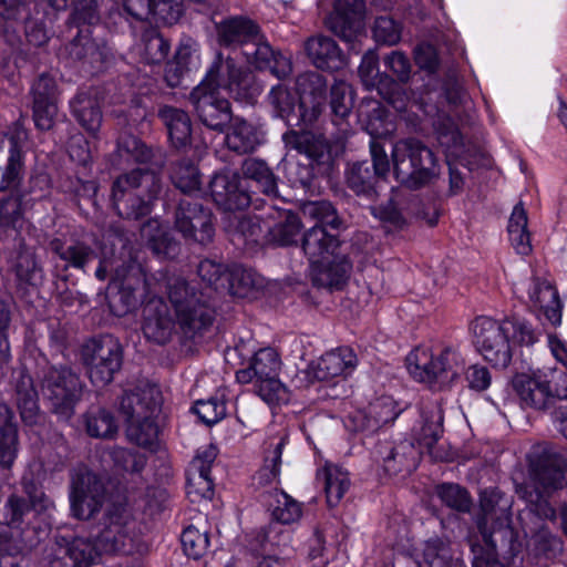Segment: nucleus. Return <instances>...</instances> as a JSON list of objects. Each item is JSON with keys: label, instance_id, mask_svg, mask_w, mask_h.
Listing matches in <instances>:
<instances>
[{"label": "nucleus", "instance_id": "1", "mask_svg": "<svg viewBox=\"0 0 567 567\" xmlns=\"http://www.w3.org/2000/svg\"><path fill=\"white\" fill-rule=\"evenodd\" d=\"M218 89L226 90L235 100L250 101L257 92L254 75L238 65L233 56L217 53L206 78L190 93V101L199 120L207 127L223 132L234 118L228 100L219 96Z\"/></svg>", "mask_w": 567, "mask_h": 567}, {"label": "nucleus", "instance_id": "2", "mask_svg": "<svg viewBox=\"0 0 567 567\" xmlns=\"http://www.w3.org/2000/svg\"><path fill=\"white\" fill-rule=\"evenodd\" d=\"M297 89L299 96L285 85L274 86L268 94L269 104L288 125L311 124L324 109L326 80L316 72L303 73L297 79Z\"/></svg>", "mask_w": 567, "mask_h": 567}, {"label": "nucleus", "instance_id": "3", "mask_svg": "<svg viewBox=\"0 0 567 567\" xmlns=\"http://www.w3.org/2000/svg\"><path fill=\"white\" fill-rule=\"evenodd\" d=\"M163 163H151L123 173L112 185V202L118 216L137 219L151 213L163 192Z\"/></svg>", "mask_w": 567, "mask_h": 567}, {"label": "nucleus", "instance_id": "4", "mask_svg": "<svg viewBox=\"0 0 567 567\" xmlns=\"http://www.w3.org/2000/svg\"><path fill=\"white\" fill-rule=\"evenodd\" d=\"M528 462L529 480L517 486L516 491L532 511L544 518L551 519L555 517V511L547 499L554 491L563 487L566 463L561 456L547 451L530 453Z\"/></svg>", "mask_w": 567, "mask_h": 567}, {"label": "nucleus", "instance_id": "5", "mask_svg": "<svg viewBox=\"0 0 567 567\" xmlns=\"http://www.w3.org/2000/svg\"><path fill=\"white\" fill-rule=\"evenodd\" d=\"M391 162L394 177L408 188H420L439 175L434 153L414 137L402 138L393 144Z\"/></svg>", "mask_w": 567, "mask_h": 567}, {"label": "nucleus", "instance_id": "6", "mask_svg": "<svg viewBox=\"0 0 567 567\" xmlns=\"http://www.w3.org/2000/svg\"><path fill=\"white\" fill-rule=\"evenodd\" d=\"M464 364V358L454 347H445L437 353L429 347H417L406 357L409 373L431 386L450 385L460 377Z\"/></svg>", "mask_w": 567, "mask_h": 567}, {"label": "nucleus", "instance_id": "7", "mask_svg": "<svg viewBox=\"0 0 567 567\" xmlns=\"http://www.w3.org/2000/svg\"><path fill=\"white\" fill-rule=\"evenodd\" d=\"M97 0H76L72 13V23L79 29L78 34L66 47L71 59L101 70L110 59L109 48L92 37V27L100 20Z\"/></svg>", "mask_w": 567, "mask_h": 567}, {"label": "nucleus", "instance_id": "8", "mask_svg": "<svg viewBox=\"0 0 567 567\" xmlns=\"http://www.w3.org/2000/svg\"><path fill=\"white\" fill-rule=\"evenodd\" d=\"M280 359L272 348L258 350L248 368L237 371L239 383H254L257 394L267 403L288 401L286 386L278 379Z\"/></svg>", "mask_w": 567, "mask_h": 567}, {"label": "nucleus", "instance_id": "9", "mask_svg": "<svg viewBox=\"0 0 567 567\" xmlns=\"http://www.w3.org/2000/svg\"><path fill=\"white\" fill-rule=\"evenodd\" d=\"M107 497L103 478L85 466L74 468L70 474L69 503L71 516L79 520L95 518Z\"/></svg>", "mask_w": 567, "mask_h": 567}, {"label": "nucleus", "instance_id": "10", "mask_svg": "<svg viewBox=\"0 0 567 567\" xmlns=\"http://www.w3.org/2000/svg\"><path fill=\"white\" fill-rule=\"evenodd\" d=\"M367 130L371 135L370 154L372 168L368 162L353 163L346 172V181L348 187L357 195L370 196L374 193L378 181L386 178L391 165L384 146L379 142V138L385 136L389 130L374 127L372 123L368 125Z\"/></svg>", "mask_w": 567, "mask_h": 567}, {"label": "nucleus", "instance_id": "11", "mask_svg": "<svg viewBox=\"0 0 567 567\" xmlns=\"http://www.w3.org/2000/svg\"><path fill=\"white\" fill-rule=\"evenodd\" d=\"M168 298L175 309L176 321L186 334H194L212 323L209 308L197 297L195 288L182 277L167 280Z\"/></svg>", "mask_w": 567, "mask_h": 567}, {"label": "nucleus", "instance_id": "12", "mask_svg": "<svg viewBox=\"0 0 567 567\" xmlns=\"http://www.w3.org/2000/svg\"><path fill=\"white\" fill-rule=\"evenodd\" d=\"M41 389L54 413L70 419L82 398L84 384L70 367H50L43 374Z\"/></svg>", "mask_w": 567, "mask_h": 567}, {"label": "nucleus", "instance_id": "13", "mask_svg": "<svg viewBox=\"0 0 567 567\" xmlns=\"http://www.w3.org/2000/svg\"><path fill=\"white\" fill-rule=\"evenodd\" d=\"M122 347L117 340L106 336L91 339L81 348V361L91 382L96 386L109 384L122 365Z\"/></svg>", "mask_w": 567, "mask_h": 567}, {"label": "nucleus", "instance_id": "14", "mask_svg": "<svg viewBox=\"0 0 567 567\" xmlns=\"http://www.w3.org/2000/svg\"><path fill=\"white\" fill-rule=\"evenodd\" d=\"M506 327L504 321L485 316L475 318L471 324L476 350L485 361L496 368H506L513 355Z\"/></svg>", "mask_w": 567, "mask_h": 567}, {"label": "nucleus", "instance_id": "15", "mask_svg": "<svg viewBox=\"0 0 567 567\" xmlns=\"http://www.w3.org/2000/svg\"><path fill=\"white\" fill-rule=\"evenodd\" d=\"M364 10L363 0H337L326 20L327 27L344 42L351 43L357 52L360 49L357 43L364 30Z\"/></svg>", "mask_w": 567, "mask_h": 567}, {"label": "nucleus", "instance_id": "16", "mask_svg": "<svg viewBox=\"0 0 567 567\" xmlns=\"http://www.w3.org/2000/svg\"><path fill=\"white\" fill-rule=\"evenodd\" d=\"M212 217V212L199 203L182 200L176 212L175 225L185 238L204 245L212 241L214 236Z\"/></svg>", "mask_w": 567, "mask_h": 567}, {"label": "nucleus", "instance_id": "17", "mask_svg": "<svg viewBox=\"0 0 567 567\" xmlns=\"http://www.w3.org/2000/svg\"><path fill=\"white\" fill-rule=\"evenodd\" d=\"M482 516L476 525L486 544L494 546L493 533L509 522L511 503L497 488H486L480 494Z\"/></svg>", "mask_w": 567, "mask_h": 567}, {"label": "nucleus", "instance_id": "18", "mask_svg": "<svg viewBox=\"0 0 567 567\" xmlns=\"http://www.w3.org/2000/svg\"><path fill=\"white\" fill-rule=\"evenodd\" d=\"M217 450L214 445L202 446L189 464L187 471V494L193 502L200 498L210 499L214 494V483L210 468L216 460Z\"/></svg>", "mask_w": 567, "mask_h": 567}, {"label": "nucleus", "instance_id": "19", "mask_svg": "<svg viewBox=\"0 0 567 567\" xmlns=\"http://www.w3.org/2000/svg\"><path fill=\"white\" fill-rule=\"evenodd\" d=\"M161 403L159 389L154 384L142 383L123 394L120 411L128 423L140 417H156Z\"/></svg>", "mask_w": 567, "mask_h": 567}, {"label": "nucleus", "instance_id": "20", "mask_svg": "<svg viewBox=\"0 0 567 567\" xmlns=\"http://www.w3.org/2000/svg\"><path fill=\"white\" fill-rule=\"evenodd\" d=\"M545 368L532 374L520 373L513 378L512 385L520 402L536 410L546 409L551 399V385L548 384Z\"/></svg>", "mask_w": 567, "mask_h": 567}, {"label": "nucleus", "instance_id": "21", "mask_svg": "<svg viewBox=\"0 0 567 567\" xmlns=\"http://www.w3.org/2000/svg\"><path fill=\"white\" fill-rule=\"evenodd\" d=\"M33 117L37 127L42 131L50 130L58 114V91L54 79L50 75H40L32 85Z\"/></svg>", "mask_w": 567, "mask_h": 567}, {"label": "nucleus", "instance_id": "22", "mask_svg": "<svg viewBox=\"0 0 567 567\" xmlns=\"http://www.w3.org/2000/svg\"><path fill=\"white\" fill-rule=\"evenodd\" d=\"M143 333L156 343L164 344L173 336L175 320L171 316L169 308L161 298H153L143 309Z\"/></svg>", "mask_w": 567, "mask_h": 567}, {"label": "nucleus", "instance_id": "23", "mask_svg": "<svg viewBox=\"0 0 567 567\" xmlns=\"http://www.w3.org/2000/svg\"><path fill=\"white\" fill-rule=\"evenodd\" d=\"M248 63L259 70H269L279 79L286 78L291 73V62L288 58L277 53L257 33L256 39L248 42L241 53Z\"/></svg>", "mask_w": 567, "mask_h": 567}, {"label": "nucleus", "instance_id": "24", "mask_svg": "<svg viewBox=\"0 0 567 567\" xmlns=\"http://www.w3.org/2000/svg\"><path fill=\"white\" fill-rule=\"evenodd\" d=\"M358 364L354 351L349 347H340L322 354L312 363L313 375L318 380H329L337 377L347 378Z\"/></svg>", "mask_w": 567, "mask_h": 567}, {"label": "nucleus", "instance_id": "25", "mask_svg": "<svg viewBox=\"0 0 567 567\" xmlns=\"http://www.w3.org/2000/svg\"><path fill=\"white\" fill-rule=\"evenodd\" d=\"M351 269L352 265L347 256L337 254L324 261L311 265V279L317 287L342 289Z\"/></svg>", "mask_w": 567, "mask_h": 567}, {"label": "nucleus", "instance_id": "26", "mask_svg": "<svg viewBox=\"0 0 567 567\" xmlns=\"http://www.w3.org/2000/svg\"><path fill=\"white\" fill-rule=\"evenodd\" d=\"M528 303L553 324L561 322V303L555 287L547 280L534 278L528 289Z\"/></svg>", "mask_w": 567, "mask_h": 567}, {"label": "nucleus", "instance_id": "27", "mask_svg": "<svg viewBox=\"0 0 567 567\" xmlns=\"http://www.w3.org/2000/svg\"><path fill=\"white\" fill-rule=\"evenodd\" d=\"M305 50L312 64L318 69L332 72L346 64L341 50L331 38L311 37L305 42Z\"/></svg>", "mask_w": 567, "mask_h": 567}, {"label": "nucleus", "instance_id": "28", "mask_svg": "<svg viewBox=\"0 0 567 567\" xmlns=\"http://www.w3.org/2000/svg\"><path fill=\"white\" fill-rule=\"evenodd\" d=\"M267 221L265 225L266 235L269 236L270 240L281 246L296 243L300 230V221L293 213L270 205Z\"/></svg>", "mask_w": 567, "mask_h": 567}, {"label": "nucleus", "instance_id": "29", "mask_svg": "<svg viewBox=\"0 0 567 567\" xmlns=\"http://www.w3.org/2000/svg\"><path fill=\"white\" fill-rule=\"evenodd\" d=\"M217 39L219 44L239 48L240 53L248 42L256 39L259 28L251 20L244 17L226 19L217 24Z\"/></svg>", "mask_w": 567, "mask_h": 567}, {"label": "nucleus", "instance_id": "30", "mask_svg": "<svg viewBox=\"0 0 567 567\" xmlns=\"http://www.w3.org/2000/svg\"><path fill=\"white\" fill-rule=\"evenodd\" d=\"M225 141L230 151L247 154L254 152L262 143L264 134L256 125L241 117H234Z\"/></svg>", "mask_w": 567, "mask_h": 567}, {"label": "nucleus", "instance_id": "31", "mask_svg": "<svg viewBox=\"0 0 567 567\" xmlns=\"http://www.w3.org/2000/svg\"><path fill=\"white\" fill-rule=\"evenodd\" d=\"M339 240L330 235L324 227L315 225L302 237V249L311 265L329 259L337 255Z\"/></svg>", "mask_w": 567, "mask_h": 567}, {"label": "nucleus", "instance_id": "32", "mask_svg": "<svg viewBox=\"0 0 567 567\" xmlns=\"http://www.w3.org/2000/svg\"><path fill=\"white\" fill-rule=\"evenodd\" d=\"M48 499L44 494L34 495L29 499L12 495L0 509V523L12 528H19L31 509H43Z\"/></svg>", "mask_w": 567, "mask_h": 567}, {"label": "nucleus", "instance_id": "33", "mask_svg": "<svg viewBox=\"0 0 567 567\" xmlns=\"http://www.w3.org/2000/svg\"><path fill=\"white\" fill-rule=\"evenodd\" d=\"M131 519L130 509L125 504L114 503L106 511V528L100 542L111 543L104 547L105 551L118 550L123 545L124 528Z\"/></svg>", "mask_w": 567, "mask_h": 567}, {"label": "nucleus", "instance_id": "34", "mask_svg": "<svg viewBox=\"0 0 567 567\" xmlns=\"http://www.w3.org/2000/svg\"><path fill=\"white\" fill-rule=\"evenodd\" d=\"M317 477L323 482L329 506L338 505L351 485L348 471L331 463H326L318 471Z\"/></svg>", "mask_w": 567, "mask_h": 567}, {"label": "nucleus", "instance_id": "35", "mask_svg": "<svg viewBox=\"0 0 567 567\" xmlns=\"http://www.w3.org/2000/svg\"><path fill=\"white\" fill-rule=\"evenodd\" d=\"M167 127L169 138L175 147L186 146L192 136V123L188 114L174 106L165 105L158 113Z\"/></svg>", "mask_w": 567, "mask_h": 567}, {"label": "nucleus", "instance_id": "36", "mask_svg": "<svg viewBox=\"0 0 567 567\" xmlns=\"http://www.w3.org/2000/svg\"><path fill=\"white\" fill-rule=\"evenodd\" d=\"M416 467V450L412 442L401 441L391 446L383 457V471L390 475L410 473Z\"/></svg>", "mask_w": 567, "mask_h": 567}, {"label": "nucleus", "instance_id": "37", "mask_svg": "<svg viewBox=\"0 0 567 567\" xmlns=\"http://www.w3.org/2000/svg\"><path fill=\"white\" fill-rule=\"evenodd\" d=\"M234 173L223 172L215 174L209 183L210 195L214 202L225 210H239L251 203L250 195H239L237 198L227 197L228 187H234Z\"/></svg>", "mask_w": 567, "mask_h": 567}, {"label": "nucleus", "instance_id": "38", "mask_svg": "<svg viewBox=\"0 0 567 567\" xmlns=\"http://www.w3.org/2000/svg\"><path fill=\"white\" fill-rule=\"evenodd\" d=\"M286 437L279 436L269 442L265 452L264 464L254 476V484L258 487L269 486L279 480L282 449Z\"/></svg>", "mask_w": 567, "mask_h": 567}, {"label": "nucleus", "instance_id": "39", "mask_svg": "<svg viewBox=\"0 0 567 567\" xmlns=\"http://www.w3.org/2000/svg\"><path fill=\"white\" fill-rule=\"evenodd\" d=\"M141 236L157 256L171 258L177 251L176 241L157 219L146 221L141 228Z\"/></svg>", "mask_w": 567, "mask_h": 567}, {"label": "nucleus", "instance_id": "40", "mask_svg": "<svg viewBox=\"0 0 567 567\" xmlns=\"http://www.w3.org/2000/svg\"><path fill=\"white\" fill-rule=\"evenodd\" d=\"M282 140L287 147L306 154L311 158H321L328 151L324 137L311 131H289L284 134Z\"/></svg>", "mask_w": 567, "mask_h": 567}, {"label": "nucleus", "instance_id": "41", "mask_svg": "<svg viewBox=\"0 0 567 567\" xmlns=\"http://www.w3.org/2000/svg\"><path fill=\"white\" fill-rule=\"evenodd\" d=\"M50 249L68 266L83 269L96 255L94 250L81 241L65 243L59 238L51 240Z\"/></svg>", "mask_w": 567, "mask_h": 567}, {"label": "nucleus", "instance_id": "42", "mask_svg": "<svg viewBox=\"0 0 567 567\" xmlns=\"http://www.w3.org/2000/svg\"><path fill=\"white\" fill-rule=\"evenodd\" d=\"M25 136V132L18 131L16 136L10 138L9 155L6 164L0 165V190L16 186L21 179L23 162L18 142L24 140Z\"/></svg>", "mask_w": 567, "mask_h": 567}, {"label": "nucleus", "instance_id": "43", "mask_svg": "<svg viewBox=\"0 0 567 567\" xmlns=\"http://www.w3.org/2000/svg\"><path fill=\"white\" fill-rule=\"evenodd\" d=\"M527 213L522 203L514 206L508 220V236L513 248L519 255H528L532 251L530 235L527 230Z\"/></svg>", "mask_w": 567, "mask_h": 567}, {"label": "nucleus", "instance_id": "44", "mask_svg": "<svg viewBox=\"0 0 567 567\" xmlns=\"http://www.w3.org/2000/svg\"><path fill=\"white\" fill-rule=\"evenodd\" d=\"M244 177L256 182L260 190L275 198L278 196L277 178L266 162L258 158H246L241 165Z\"/></svg>", "mask_w": 567, "mask_h": 567}, {"label": "nucleus", "instance_id": "45", "mask_svg": "<svg viewBox=\"0 0 567 567\" xmlns=\"http://www.w3.org/2000/svg\"><path fill=\"white\" fill-rule=\"evenodd\" d=\"M274 502H269V511L275 523L289 525L298 522L302 516V506L284 491L271 494Z\"/></svg>", "mask_w": 567, "mask_h": 567}, {"label": "nucleus", "instance_id": "46", "mask_svg": "<svg viewBox=\"0 0 567 567\" xmlns=\"http://www.w3.org/2000/svg\"><path fill=\"white\" fill-rule=\"evenodd\" d=\"M71 110L78 122L89 132H96L102 122V113L97 101L84 93L74 97Z\"/></svg>", "mask_w": 567, "mask_h": 567}, {"label": "nucleus", "instance_id": "47", "mask_svg": "<svg viewBox=\"0 0 567 567\" xmlns=\"http://www.w3.org/2000/svg\"><path fill=\"white\" fill-rule=\"evenodd\" d=\"M17 404L24 423L32 425L38 422V395L30 375L22 374L17 382Z\"/></svg>", "mask_w": 567, "mask_h": 567}, {"label": "nucleus", "instance_id": "48", "mask_svg": "<svg viewBox=\"0 0 567 567\" xmlns=\"http://www.w3.org/2000/svg\"><path fill=\"white\" fill-rule=\"evenodd\" d=\"M169 43L155 29H147L141 39L138 53L148 64L162 63L168 55Z\"/></svg>", "mask_w": 567, "mask_h": 567}, {"label": "nucleus", "instance_id": "49", "mask_svg": "<svg viewBox=\"0 0 567 567\" xmlns=\"http://www.w3.org/2000/svg\"><path fill=\"white\" fill-rule=\"evenodd\" d=\"M159 427L156 417H140L127 423L126 435L131 442L152 449L158 440Z\"/></svg>", "mask_w": 567, "mask_h": 567}, {"label": "nucleus", "instance_id": "50", "mask_svg": "<svg viewBox=\"0 0 567 567\" xmlns=\"http://www.w3.org/2000/svg\"><path fill=\"white\" fill-rule=\"evenodd\" d=\"M85 429L90 436L109 439L117 432L114 416L104 409H91L84 415Z\"/></svg>", "mask_w": 567, "mask_h": 567}, {"label": "nucleus", "instance_id": "51", "mask_svg": "<svg viewBox=\"0 0 567 567\" xmlns=\"http://www.w3.org/2000/svg\"><path fill=\"white\" fill-rule=\"evenodd\" d=\"M171 178L176 188L185 194H193L200 189L199 172L190 162L183 161L177 163Z\"/></svg>", "mask_w": 567, "mask_h": 567}, {"label": "nucleus", "instance_id": "52", "mask_svg": "<svg viewBox=\"0 0 567 567\" xmlns=\"http://www.w3.org/2000/svg\"><path fill=\"white\" fill-rule=\"evenodd\" d=\"M436 494L447 507L467 513L472 506V499L467 491L457 484L444 483L436 487Z\"/></svg>", "mask_w": 567, "mask_h": 567}, {"label": "nucleus", "instance_id": "53", "mask_svg": "<svg viewBox=\"0 0 567 567\" xmlns=\"http://www.w3.org/2000/svg\"><path fill=\"white\" fill-rule=\"evenodd\" d=\"M374 40L384 45H395L401 40L402 25L391 17H378L372 27Z\"/></svg>", "mask_w": 567, "mask_h": 567}, {"label": "nucleus", "instance_id": "54", "mask_svg": "<svg viewBox=\"0 0 567 567\" xmlns=\"http://www.w3.org/2000/svg\"><path fill=\"white\" fill-rule=\"evenodd\" d=\"M181 542L184 553L193 559L200 558L209 545L207 533L195 526H188L183 530Z\"/></svg>", "mask_w": 567, "mask_h": 567}, {"label": "nucleus", "instance_id": "55", "mask_svg": "<svg viewBox=\"0 0 567 567\" xmlns=\"http://www.w3.org/2000/svg\"><path fill=\"white\" fill-rule=\"evenodd\" d=\"M66 555L73 561V567H90L96 556V548L89 539L76 537L68 543Z\"/></svg>", "mask_w": 567, "mask_h": 567}, {"label": "nucleus", "instance_id": "56", "mask_svg": "<svg viewBox=\"0 0 567 567\" xmlns=\"http://www.w3.org/2000/svg\"><path fill=\"white\" fill-rule=\"evenodd\" d=\"M303 214L313 220H316L319 226H330L332 228H338L341 224V220L334 209V207L329 202H311L303 206Z\"/></svg>", "mask_w": 567, "mask_h": 567}, {"label": "nucleus", "instance_id": "57", "mask_svg": "<svg viewBox=\"0 0 567 567\" xmlns=\"http://www.w3.org/2000/svg\"><path fill=\"white\" fill-rule=\"evenodd\" d=\"M284 524L271 522L259 534V542L265 550H276L287 547L290 544V532L282 527Z\"/></svg>", "mask_w": 567, "mask_h": 567}, {"label": "nucleus", "instance_id": "58", "mask_svg": "<svg viewBox=\"0 0 567 567\" xmlns=\"http://www.w3.org/2000/svg\"><path fill=\"white\" fill-rule=\"evenodd\" d=\"M18 456V431L16 426H4L0 433V466L10 470Z\"/></svg>", "mask_w": 567, "mask_h": 567}, {"label": "nucleus", "instance_id": "59", "mask_svg": "<svg viewBox=\"0 0 567 567\" xmlns=\"http://www.w3.org/2000/svg\"><path fill=\"white\" fill-rule=\"evenodd\" d=\"M424 564L427 567H450V549L446 542L441 538H432L425 543Z\"/></svg>", "mask_w": 567, "mask_h": 567}, {"label": "nucleus", "instance_id": "60", "mask_svg": "<svg viewBox=\"0 0 567 567\" xmlns=\"http://www.w3.org/2000/svg\"><path fill=\"white\" fill-rule=\"evenodd\" d=\"M117 147L121 156L127 155L138 164H147L153 158L152 151L142 141L132 135L122 136Z\"/></svg>", "mask_w": 567, "mask_h": 567}, {"label": "nucleus", "instance_id": "61", "mask_svg": "<svg viewBox=\"0 0 567 567\" xmlns=\"http://www.w3.org/2000/svg\"><path fill=\"white\" fill-rule=\"evenodd\" d=\"M23 223L22 200L10 196L0 203V225L6 228H19Z\"/></svg>", "mask_w": 567, "mask_h": 567}, {"label": "nucleus", "instance_id": "62", "mask_svg": "<svg viewBox=\"0 0 567 567\" xmlns=\"http://www.w3.org/2000/svg\"><path fill=\"white\" fill-rule=\"evenodd\" d=\"M14 271L21 282L34 284L40 278L41 269L38 266L34 254L30 250H22L17 257Z\"/></svg>", "mask_w": 567, "mask_h": 567}, {"label": "nucleus", "instance_id": "63", "mask_svg": "<svg viewBox=\"0 0 567 567\" xmlns=\"http://www.w3.org/2000/svg\"><path fill=\"white\" fill-rule=\"evenodd\" d=\"M193 409L198 417L207 425L219 422L226 415L225 402L217 398L199 400L195 403Z\"/></svg>", "mask_w": 567, "mask_h": 567}, {"label": "nucleus", "instance_id": "64", "mask_svg": "<svg viewBox=\"0 0 567 567\" xmlns=\"http://www.w3.org/2000/svg\"><path fill=\"white\" fill-rule=\"evenodd\" d=\"M330 106L332 113L344 118L351 111L352 99L349 95V86L344 81H336L330 91Z\"/></svg>", "mask_w": 567, "mask_h": 567}]
</instances>
